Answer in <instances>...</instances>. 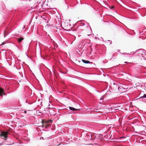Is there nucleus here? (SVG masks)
Instances as JSON below:
<instances>
[{
  "instance_id": "1",
  "label": "nucleus",
  "mask_w": 146,
  "mask_h": 146,
  "mask_svg": "<svg viewBox=\"0 0 146 146\" xmlns=\"http://www.w3.org/2000/svg\"><path fill=\"white\" fill-rule=\"evenodd\" d=\"M81 30L82 32L83 33L86 34L88 36L91 35V34H90L89 31V29L88 27L84 23L81 25Z\"/></svg>"
},
{
  "instance_id": "2",
  "label": "nucleus",
  "mask_w": 146,
  "mask_h": 146,
  "mask_svg": "<svg viewBox=\"0 0 146 146\" xmlns=\"http://www.w3.org/2000/svg\"><path fill=\"white\" fill-rule=\"evenodd\" d=\"M62 27L63 29L67 31H70L72 29V27L70 24L67 22L63 23L62 24Z\"/></svg>"
},
{
  "instance_id": "3",
  "label": "nucleus",
  "mask_w": 146,
  "mask_h": 146,
  "mask_svg": "<svg viewBox=\"0 0 146 146\" xmlns=\"http://www.w3.org/2000/svg\"><path fill=\"white\" fill-rule=\"evenodd\" d=\"M8 133L7 132L2 131L0 133L1 137L4 139H6L7 138Z\"/></svg>"
},
{
  "instance_id": "4",
  "label": "nucleus",
  "mask_w": 146,
  "mask_h": 146,
  "mask_svg": "<svg viewBox=\"0 0 146 146\" xmlns=\"http://www.w3.org/2000/svg\"><path fill=\"white\" fill-rule=\"evenodd\" d=\"M42 127H45L46 128L49 127L50 125L49 123H48V121L45 120H42Z\"/></svg>"
},
{
  "instance_id": "5",
  "label": "nucleus",
  "mask_w": 146,
  "mask_h": 146,
  "mask_svg": "<svg viewBox=\"0 0 146 146\" xmlns=\"http://www.w3.org/2000/svg\"><path fill=\"white\" fill-rule=\"evenodd\" d=\"M113 110H120L122 108L120 106L119 107H113Z\"/></svg>"
},
{
  "instance_id": "6",
  "label": "nucleus",
  "mask_w": 146,
  "mask_h": 146,
  "mask_svg": "<svg viewBox=\"0 0 146 146\" xmlns=\"http://www.w3.org/2000/svg\"><path fill=\"white\" fill-rule=\"evenodd\" d=\"M48 7V5L46 4V2H44L42 5V7L43 9H46Z\"/></svg>"
},
{
  "instance_id": "7",
  "label": "nucleus",
  "mask_w": 146,
  "mask_h": 146,
  "mask_svg": "<svg viewBox=\"0 0 146 146\" xmlns=\"http://www.w3.org/2000/svg\"><path fill=\"white\" fill-rule=\"evenodd\" d=\"M3 94H4L3 90L1 88H0V96H2Z\"/></svg>"
},
{
  "instance_id": "8",
  "label": "nucleus",
  "mask_w": 146,
  "mask_h": 146,
  "mask_svg": "<svg viewBox=\"0 0 146 146\" xmlns=\"http://www.w3.org/2000/svg\"><path fill=\"white\" fill-rule=\"evenodd\" d=\"M69 108L70 110H71L73 111H76L79 109H76L72 107H69Z\"/></svg>"
},
{
  "instance_id": "9",
  "label": "nucleus",
  "mask_w": 146,
  "mask_h": 146,
  "mask_svg": "<svg viewBox=\"0 0 146 146\" xmlns=\"http://www.w3.org/2000/svg\"><path fill=\"white\" fill-rule=\"evenodd\" d=\"M82 61L85 64H88L90 63V62L88 60H85L82 59Z\"/></svg>"
},
{
  "instance_id": "10",
  "label": "nucleus",
  "mask_w": 146,
  "mask_h": 146,
  "mask_svg": "<svg viewBox=\"0 0 146 146\" xmlns=\"http://www.w3.org/2000/svg\"><path fill=\"white\" fill-rule=\"evenodd\" d=\"M17 39L19 42H21L24 39V38L23 37H21L20 38H18Z\"/></svg>"
},
{
  "instance_id": "11",
  "label": "nucleus",
  "mask_w": 146,
  "mask_h": 146,
  "mask_svg": "<svg viewBox=\"0 0 146 146\" xmlns=\"http://www.w3.org/2000/svg\"><path fill=\"white\" fill-rule=\"evenodd\" d=\"M103 99V97H102L100 99V101H101L100 102V103L101 104H102V103L103 102V101H102V99Z\"/></svg>"
},
{
  "instance_id": "12",
  "label": "nucleus",
  "mask_w": 146,
  "mask_h": 146,
  "mask_svg": "<svg viewBox=\"0 0 146 146\" xmlns=\"http://www.w3.org/2000/svg\"><path fill=\"white\" fill-rule=\"evenodd\" d=\"M141 98H146V94H144L143 96Z\"/></svg>"
},
{
  "instance_id": "13",
  "label": "nucleus",
  "mask_w": 146,
  "mask_h": 146,
  "mask_svg": "<svg viewBox=\"0 0 146 146\" xmlns=\"http://www.w3.org/2000/svg\"><path fill=\"white\" fill-rule=\"evenodd\" d=\"M48 121V123H49V122H51L52 121L51 120H48V121Z\"/></svg>"
},
{
  "instance_id": "14",
  "label": "nucleus",
  "mask_w": 146,
  "mask_h": 146,
  "mask_svg": "<svg viewBox=\"0 0 146 146\" xmlns=\"http://www.w3.org/2000/svg\"><path fill=\"white\" fill-rule=\"evenodd\" d=\"M5 44V43H4V42H3L2 43L1 45H4V44Z\"/></svg>"
},
{
  "instance_id": "15",
  "label": "nucleus",
  "mask_w": 146,
  "mask_h": 146,
  "mask_svg": "<svg viewBox=\"0 0 146 146\" xmlns=\"http://www.w3.org/2000/svg\"><path fill=\"white\" fill-rule=\"evenodd\" d=\"M99 111V110L98 109V110H96V112H98V111Z\"/></svg>"
},
{
  "instance_id": "16",
  "label": "nucleus",
  "mask_w": 146,
  "mask_h": 146,
  "mask_svg": "<svg viewBox=\"0 0 146 146\" xmlns=\"http://www.w3.org/2000/svg\"><path fill=\"white\" fill-rule=\"evenodd\" d=\"M5 36H6V33H5L4 35V37H5Z\"/></svg>"
},
{
  "instance_id": "17",
  "label": "nucleus",
  "mask_w": 146,
  "mask_h": 146,
  "mask_svg": "<svg viewBox=\"0 0 146 146\" xmlns=\"http://www.w3.org/2000/svg\"><path fill=\"white\" fill-rule=\"evenodd\" d=\"M91 137H93V136H94V135H91Z\"/></svg>"
},
{
  "instance_id": "18",
  "label": "nucleus",
  "mask_w": 146,
  "mask_h": 146,
  "mask_svg": "<svg viewBox=\"0 0 146 146\" xmlns=\"http://www.w3.org/2000/svg\"><path fill=\"white\" fill-rule=\"evenodd\" d=\"M24 113H27V111H24Z\"/></svg>"
},
{
  "instance_id": "19",
  "label": "nucleus",
  "mask_w": 146,
  "mask_h": 146,
  "mask_svg": "<svg viewBox=\"0 0 146 146\" xmlns=\"http://www.w3.org/2000/svg\"><path fill=\"white\" fill-rule=\"evenodd\" d=\"M124 63H128V62H124Z\"/></svg>"
},
{
  "instance_id": "20",
  "label": "nucleus",
  "mask_w": 146,
  "mask_h": 146,
  "mask_svg": "<svg viewBox=\"0 0 146 146\" xmlns=\"http://www.w3.org/2000/svg\"><path fill=\"white\" fill-rule=\"evenodd\" d=\"M114 7L113 6H112V7H111V8H113Z\"/></svg>"
},
{
  "instance_id": "21",
  "label": "nucleus",
  "mask_w": 146,
  "mask_h": 146,
  "mask_svg": "<svg viewBox=\"0 0 146 146\" xmlns=\"http://www.w3.org/2000/svg\"><path fill=\"white\" fill-rule=\"evenodd\" d=\"M95 137H96L95 136L94 137V138H93V139H95Z\"/></svg>"
},
{
  "instance_id": "22",
  "label": "nucleus",
  "mask_w": 146,
  "mask_h": 146,
  "mask_svg": "<svg viewBox=\"0 0 146 146\" xmlns=\"http://www.w3.org/2000/svg\"><path fill=\"white\" fill-rule=\"evenodd\" d=\"M90 139H92V138H90Z\"/></svg>"
},
{
  "instance_id": "23",
  "label": "nucleus",
  "mask_w": 146,
  "mask_h": 146,
  "mask_svg": "<svg viewBox=\"0 0 146 146\" xmlns=\"http://www.w3.org/2000/svg\"><path fill=\"white\" fill-rule=\"evenodd\" d=\"M101 136L102 137V135H101Z\"/></svg>"
},
{
  "instance_id": "24",
  "label": "nucleus",
  "mask_w": 146,
  "mask_h": 146,
  "mask_svg": "<svg viewBox=\"0 0 146 146\" xmlns=\"http://www.w3.org/2000/svg\"><path fill=\"white\" fill-rule=\"evenodd\" d=\"M118 86H119V84H118Z\"/></svg>"
},
{
  "instance_id": "25",
  "label": "nucleus",
  "mask_w": 146,
  "mask_h": 146,
  "mask_svg": "<svg viewBox=\"0 0 146 146\" xmlns=\"http://www.w3.org/2000/svg\"><path fill=\"white\" fill-rule=\"evenodd\" d=\"M122 138H124V137H123Z\"/></svg>"
},
{
  "instance_id": "26",
  "label": "nucleus",
  "mask_w": 146,
  "mask_h": 146,
  "mask_svg": "<svg viewBox=\"0 0 146 146\" xmlns=\"http://www.w3.org/2000/svg\"><path fill=\"white\" fill-rule=\"evenodd\" d=\"M1 45H0V46Z\"/></svg>"
}]
</instances>
